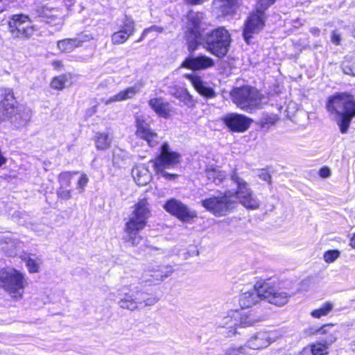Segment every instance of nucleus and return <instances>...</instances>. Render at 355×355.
Here are the masks:
<instances>
[{
	"mask_svg": "<svg viewBox=\"0 0 355 355\" xmlns=\"http://www.w3.org/2000/svg\"><path fill=\"white\" fill-rule=\"evenodd\" d=\"M262 320V318L257 317L252 313L238 311L236 324L237 330L240 331L241 329L254 327Z\"/></svg>",
	"mask_w": 355,
	"mask_h": 355,
	"instance_id": "25",
	"label": "nucleus"
},
{
	"mask_svg": "<svg viewBox=\"0 0 355 355\" xmlns=\"http://www.w3.org/2000/svg\"><path fill=\"white\" fill-rule=\"evenodd\" d=\"M77 173L78 172L76 171H64L60 173L58 178L60 187H69L73 175Z\"/></svg>",
	"mask_w": 355,
	"mask_h": 355,
	"instance_id": "38",
	"label": "nucleus"
},
{
	"mask_svg": "<svg viewBox=\"0 0 355 355\" xmlns=\"http://www.w3.org/2000/svg\"><path fill=\"white\" fill-rule=\"evenodd\" d=\"M342 69L345 74L355 76V57H347L343 63Z\"/></svg>",
	"mask_w": 355,
	"mask_h": 355,
	"instance_id": "39",
	"label": "nucleus"
},
{
	"mask_svg": "<svg viewBox=\"0 0 355 355\" xmlns=\"http://www.w3.org/2000/svg\"><path fill=\"white\" fill-rule=\"evenodd\" d=\"M76 41L74 38H67L57 42V47L63 53H70L78 48Z\"/></svg>",
	"mask_w": 355,
	"mask_h": 355,
	"instance_id": "32",
	"label": "nucleus"
},
{
	"mask_svg": "<svg viewBox=\"0 0 355 355\" xmlns=\"http://www.w3.org/2000/svg\"><path fill=\"white\" fill-rule=\"evenodd\" d=\"M184 28V37L187 42V49L192 53L198 49L201 42V25L204 15L200 12L191 10L188 12Z\"/></svg>",
	"mask_w": 355,
	"mask_h": 355,
	"instance_id": "8",
	"label": "nucleus"
},
{
	"mask_svg": "<svg viewBox=\"0 0 355 355\" xmlns=\"http://www.w3.org/2000/svg\"><path fill=\"white\" fill-rule=\"evenodd\" d=\"M261 293H263L265 300L278 306L287 304L292 295L291 293L275 288L270 280L263 282Z\"/></svg>",
	"mask_w": 355,
	"mask_h": 355,
	"instance_id": "12",
	"label": "nucleus"
},
{
	"mask_svg": "<svg viewBox=\"0 0 355 355\" xmlns=\"http://www.w3.org/2000/svg\"><path fill=\"white\" fill-rule=\"evenodd\" d=\"M310 32L311 33L312 35L315 36H318L320 34V29L317 27H312L310 29Z\"/></svg>",
	"mask_w": 355,
	"mask_h": 355,
	"instance_id": "57",
	"label": "nucleus"
},
{
	"mask_svg": "<svg viewBox=\"0 0 355 355\" xmlns=\"http://www.w3.org/2000/svg\"><path fill=\"white\" fill-rule=\"evenodd\" d=\"M89 182V178L85 173H82L79 180L77 182V189L80 193H82L85 191V188Z\"/></svg>",
	"mask_w": 355,
	"mask_h": 355,
	"instance_id": "46",
	"label": "nucleus"
},
{
	"mask_svg": "<svg viewBox=\"0 0 355 355\" xmlns=\"http://www.w3.org/2000/svg\"><path fill=\"white\" fill-rule=\"evenodd\" d=\"M180 154L173 151L167 143L163 144L159 155L151 161L157 177L170 181L175 180L178 175L175 173H168L166 171V169L176 166L180 163Z\"/></svg>",
	"mask_w": 355,
	"mask_h": 355,
	"instance_id": "6",
	"label": "nucleus"
},
{
	"mask_svg": "<svg viewBox=\"0 0 355 355\" xmlns=\"http://www.w3.org/2000/svg\"><path fill=\"white\" fill-rule=\"evenodd\" d=\"M42 17L49 24L60 25L63 22V13L58 8H44L42 11Z\"/></svg>",
	"mask_w": 355,
	"mask_h": 355,
	"instance_id": "28",
	"label": "nucleus"
},
{
	"mask_svg": "<svg viewBox=\"0 0 355 355\" xmlns=\"http://www.w3.org/2000/svg\"><path fill=\"white\" fill-rule=\"evenodd\" d=\"M183 90L184 88H177L173 93H171V95L178 99H180Z\"/></svg>",
	"mask_w": 355,
	"mask_h": 355,
	"instance_id": "54",
	"label": "nucleus"
},
{
	"mask_svg": "<svg viewBox=\"0 0 355 355\" xmlns=\"http://www.w3.org/2000/svg\"><path fill=\"white\" fill-rule=\"evenodd\" d=\"M24 261H26V266L31 273L39 272L40 266L35 260L28 257L27 259L25 258Z\"/></svg>",
	"mask_w": 355,
	"mask_h": 355,
	"instance_id": "45",
	"label": "nucleus"
},
{
	"mask_svg": "<svg viewBox=\"0 0 355 355\" xmlns=\"http://www.w3.org/2000/svg\"><path fill=\"white\" fill-rule=\"evenodd\" d=\"M237 315V310H230L218 322V328L226 329V331L223 333L227 338H232L238 334H241V331L237 330L236 327Z\"/></svg>",
	"mask_w": 355,
	"mask_h": 355,
	"instance_id": "20",
	"label": "nucleus"
},
{
	"mask_svg": "<svg viewBox=\"0 0 355 355\" xmlns=\"http://www.w3.org/2000/svg\"><path fill=\"white\" fill-rule=\"evenodd\" d=\"M272 332L260 330L252 334L247 340L245 344L249 349L262 350L269 347L276 341L272 336Z\"/></svg>",
	"mask_w": 355,
	"mask_h": 355,
	"instance_id": "15",
	"label": "nucleus"
},
{
	"mask_svg": "<svg viewBox=\"0 0 355 355\" xmlns=\"http://www.w3.org/2000/svg\"><path fill=\"white\" fill-rule=\"evenodd\" d=\"M318 332L324 336V337L322 338V342L327 345L329 347L331 345L336 342L337 339L336 331L334 329V325L332 324L324 325L318 330Z\"/></svg>",
	"mask_w": 355,
	"mask_h": 355,
	"instance_id": "30",
	"label": "nucleus"
},
{
	"mask_svg": "<svg viewBox=\"0 0 355 355\" xmlns=\"http://www.w3.org/2000/svg\"><path fill=\"white\" fill-rule=\"evenodd\" d=\"M26 286V275L21 272L13 268L0 270V288L13 300L18 301L23 298Z\"/></svg>",
	"mask_w": 355,
	"mask_h": 355,
	"instance_id": "5",
	"label": "nucleus"
},
{
	"mask_svg": "<svg viewBox=\"0 0 355 355\" xmlns=\"http://www.w3.org/2000/svg\"><path fill=\"white\" fill-rule=\"evenodd\" d=\"M259 178L269 184L271 183V176L266 171L263 170L259 175Z\"/></svg>",
	"mask_w": 355,
	"mask_h": 355,
	"instance_id": "51",
	"label": "nucleus"
},
{
	"mask_svg": "<svg viewBox=\"0 0 355 355\" xmlns=\"http://www.w3.org/2000/svg\"><path fill=\"white\" fill-rule=\"evenodd\" d=\"M132 175L139 186H145L148 184L152 175L148 168L143 165H137L132 169Z\"/></svg>",
	"mask_w": 355,
	"mask_h": 355,
	"instance_id": "27",
	"label": "nucleus"
},
{
	"mask_svg": "<svg viewBox=\"0 0 355 355\" xmlns=\"http://www.w3.org/2000/svg\"><path fill=\"white\" fill-rule=\"evenodd\" d=\"M340 255V251L337 250H328L324 253L323 259L326 263L334 262Z\"/></svg>",
	"mask_w": 355,
	"mask_h": 355,
	"instance_id": "42",
	"label": "nucleus"
},
{
	"mask_svg": "<svg viewBox=\"0 0 355 355\" xmlns=\"http://www.w3.org/2000/svg\"><path fill=\"white\" fill-rule=\"evenodd\" d=\"M136 135L139 138L146 141L148 144L154 147L159 144L158 135L150 128L149 123L142 116H136Z\"/></svg>",
	"mask_w": 355,
	"mask_h": 355,
	"instance_id": "16",
	"label": "nucleus"
},
{
	"mask_svg": "<svg viewBox=\"0 0 355 355\" xmlns=\"http://www.w3.org/2000/svg\"><path fill=\"white\" fill-rule=\"evenodd\" d=\"M135 290L137 298H139L140 300L141 299H148L147 296H150L151 295V294H149V293H147L145 292L139 291L136 288H135Z\"/></svg>",
	"mask_w": 355,
	"mask_h": 355,
	"instance_id": "53",
	"label": "nucleus"
},
{
	"mask_svg": "<svg viewBox=\"0 0 355 355\" xmlns=\"http://www.w3.org/2000/svg\"><path fill=\"white\" fill-rule=\"evenodd\" d=\"M267 19L266 12L260 9H256L251 12L244 24L243 35L247 44L250 43V40L254 34L259 33L264 27Z\"/></svg>",
	"mask_w": 355,
	"mask_h": 355,
	"instance_id": "11",
	"label": "nucleus"
},
{
	"mask_svg": "<svg viewBox=\"0 0 355 355\" xmlns=\"http://www.w3.org/2000/svg\"><path fill=\"white\" fill-rule=\"evenodd\" d=\"M94 141L95 147L98 150H105L110 148L112 142V137L107 132H96Z\"/></svg>",
	"mask_w": 355,
	"mask_h": 355,
	"instance_id": "29",
	"label": "nucleus"
},
{
	"mask_svg": "<svg viewBox=\"0 0 355 355\" xmlns=\"http://www.w3.org/2000/svg\"><path fill=\"white\" fill-rule=\"evenodd\" d=\"M147 29H150V32L155 31L159 33L164 31V28L162 27L157 26H152L150 28H148Z\"/></svg>",
	"mask_w": 355,
	"mask_h": 355,
	"instance_id": "55",
	"label": "nucleus"
},
{
	"mask_svg": "<svg viewBox=\"0 0 355 355\" xmlns=\"http://www.w3.org/2000/svg\"><path fill=\"white\" fill-rule=\"evenodd\" d=\"M275 0H257L256 9H260L265 11L274 3Z\"/></svg>",
	"mask_w": 355,
	"mask_h": 355,
	"instance_id": "47",
	"label": "nucleus"
},
{
	"mask_svg": "<svg viewBox=\"0 0 355 355\" xmlns=\"http://www.w3.org/2000/svg\"><path fill=\"white\" fill-rule=\"evenodd\" d=\"M150 107L160 117L167 119L173 113L171 103L162 97H156L148 101Z\"/></svg>",
	"mask_w": 355,
	"mask_h": 355,
	"instance_id": "24",
	"label": "nucleus"
},
{
	"mask_svg": "<svg viewBox=\"0 0 355 355\" xmlns=\"http://www.w3.org/2000/svg\"><path fill=\"white\" fill-rule=\"evenodd\" d=\"M327 109L338 116L337 124L343 134L347 133L352 119L355 116V98L346 92L336 93L330 97Z\"/></svg>",
	"mask_w": 355,
	"mask_h": 355,
	"instance_id": "4",
	"label": "nucleus"
},
{
	"mask_svg": "<svg viewBox=\"0 0 355 355\" xmlns=\"http://www.w3.org/2000/svg\"><path fill=\"white\" fill-rule=\"evenodd\" d=\"M350 246L355 249V234L350 240Z\"/></svg>",
	"mask_w": 355,
	"mask_h": 355,
	"instance_id": "59",
	"label": "nucleus"
},
{
	"mask_svg": "<svg viewBox=\"0 0 355 355\" xmlns=\"http://www.w3.org/2000/svg\"><path fill=\"white\" fill-rule=\"evenodd\" d=\"M311 355H327L329 347L322 342H318L309 345Z\"/></svg>",
	"mask_w": 355,
	"mask_h": 355,
	"instance_id": "37",
	"label": "nucleus"
},
{
	"mask_svg": "<svg viewBox=\"0 0 355 355\" xmlns=\"http://www.w3.org/2000/svg\"><path fill=\"white\" fill-rule=\"evenodd\" d=\"M214 66V60L204 54H200L196 56H188L181 64V67L192 71H205Z\"/></svg>",
	"mask_w": 355,
	"mask_h": 355,
	"instance_id": "17",
	"label": "nucleus"
},
{
	"mask_svg": "<svg viewBox=\"0 0 355 355\" xmlns=\"http://www.w3.org/2000/svg\"><path fill=\"white\" fill-rule=\"evenodd\" d=\"M231 42L230 33L223 27H218L201 37V42L204 43L206 50L218 58L227 54Z\"/></svg>",
	"mask_w": 355,
	"mask_h": 355,
	"instance_id": "7",
	"label": "nucleus"
},
{
	"mask_svg": "<svg viewBox=\"0 0 355 355\" xmlns=\"http://www.w3.org/2000/svg\"><path fill=\"white\" fill-rule=\"evenodd\" d=\"M334 309V304L331 302H327L321 307L311 311V315L315 318H320L322 316L327 315Z\"/></svg>",
	"mask_w": 355,
	"mask_h": 355,
	"instance_id": "36",
	"label": "nucleus"
},
{
	"mask_svg": "<svg viewBox=\"0 0 355 355\" xmlns=\"http://www.w3.org/2000/svg\"><path fill=\"white\" fill-rule=\"evenodd\" d=\"M350 349L355 352V338L349 344Z\"/></svg>",
	"mask_w": 355,
	"mask_h": 355,
	"instance_id": "60",
	"label": "nucleus"
},
{
	"mask_svg": "<svg viewBox=\"0 0 355 355\" xmlns=\"http://www.w3.org/2000/svg\"><path fill=\"white\" fill-rule=\"evenodd\" d=\"M223 122L233 132H243L250 127L251 119L237 113L227 114L222 118Z\"/></svg>",
	"mask_w": 355,
	"mask_h": 355,
	"instance_id": "19",
	"label": "nucleus"
},
{
	"mask_svg": "<svg viewBox=\"0 0 355 355\" xmlns=\"http://www.w3.org/2000/svg\"><path fill=\"white\" fill-rule=\"evenodd\" d=\"M130 289L128 286L122 287L119 291L120 299L118 305L123 309H128L134 311L139 309V298H137L135 288L129 292Z\"/></svg>",
	"mask_w": 355,
	"mask_h": 355,
	"instance_id": "21",
	"label": "nucleus"
},
{
	"mask_svg": "<svg viewBox=\"0 0 355 355\" xmlns=\"http://www.w3.org/2000/svg\"><path fill=\"white\" fill-rule=\"evenodd\" d=\"M53 65L55 68H60L62 66V64L60 61H55L53 62Z\"/></svg>",
	"mask_w": 355,
	"mask_h": 355,
	"instance_id": "58",
	"label": "nucleus"
},
{
	"mask_svg": "<svg viewBox=\"0 0 355 355\" xmlns=\"http://www.w3.org/2000/svg\"><path fill=\"white\" fill-rule=\"evenodd\" d=\"M330 175H331V170L327 166L322 167L319 171V175L321 178H329L330 176Z\"/></svg>",
	"mask_w": 355,
	"mask_h": 355,
	"instance_id": "50",
	"label": "nucleus"
},
{
	"mask_svg": "<svg viewBox=\"0 0 355 355\" xmlns=\"http://www.w3.org/2000/svg\"><path fill=\"white\" fill-rule=\"evenodd\" d=\"M67 78L66 75H60L54 77L51 82V87L57 90H62L65 87Z\"/></svg>",
	"mask_w": 355,
	"mask_h": 355,
	"instance_id": "40",
	"label": "nucleus"
},
{
	"mask_svg": "<svg viewBox=\"0 0 355 355\" xmlns=\"http://www.w3.org/2000/svg\"><path fill=\"white\" fill-rule=\"evenodd\" d=\"M136 31L135 21L128 16H125L122 24L119 26L118 31L111 35V42L114 45L124 44L135 33Z\"/></svg>",
	"mask_w": 355,
	"mask_h": 355,
	"instance_id": "14",
	"label": "nucleus"
},
{
	"mask_svg": "<svg viewBox=\"0 0 355 355\" xmlns=\"http://www.w3.org/2000/svg\"><path fill=\"white\" fill-rule=\"evenodd\" d=\"M188 107H193L196 105V101L193 100L192 96L189 94L187 89L184 88V90L179 99Z\"/></svg>",
	"mask_w": 355,
	"mask_h": 355,
	"instance_id": "41",
	"label": "nucleus"
},
{
	"mask_svg": "<svg viewBox=\"0 0 355 355\" xmlns=\"http://www.w3.org/2000/svg\"><path fill=\"white\" fill-rule=\"evenodd\" d=\"M286 355H311V352L309 351V347H304L300 351H295L291 350L289 351Z\"/></svg>",
	"mask_w": 355,
	"mask_h": 355,
	"instance_id": "49",
	"label": "nucleus"
},
{
	"mask_svg": "<svg viewBox=\"0 0 355 355\" xmlns=\"http://www.w3.org/2000/svg\"><path fill=\"white\" fill-rule=\"evenodd\" d=\"M57 196L62 200H69L71 198V190L69 189L68 187H59L57 191Z\"/></svg>",
	"mask_w": 355,
	"mask_h": 355,
	"instance_id": "44",
	"label": "nucleus"
},
{
	"mask_svg": "<svg viewBox=\"0 0 355 355\" xmlns=\"http://www.w3.org/2000/svg\"><path fill=\"white\" fill-rule=\"evenodd\" d=\"M147 297L148 299H141V300L139 299V302H140L139 309L145 306H153L159 301V298L153 294Z\"/></svg>",
	"mask_w": 355,
	"mask_h": 355,
	"instance_id": "43",
	"label": "nucleus"
},
{
	"mask_svg": "<svg viewBox=\"0 0 355 355\" xmlns=\"http://www.w3.org/2000/svg\"><path fill=\"white\" fill-rule=\"evenodd\" d=\"M92 39V37L90 35L85 34V33H80L78 34L76 37H74V40L78 42H76L78 47L81 46L85 42H88Z\"/></svg>",
	"mask_w": 355,
	"mask_h": 355,
	"instance_id": "48",
	"label": "nucleus"
},
{
	"mask_svg": "<svg viewBox=\"0 0 355 355\" xmlns=\"http://www.w3.org/2000/svg\"><path fill=\"white\" fill-rule=\"evenodd\" d=\"M233 102L245 111H251L260 106L261 95L254 87L245 86L234 88L231 92Z\"/></svg>",
	"mask_w": 355,
	"mask_h": 355,
	"instance_id": "9",
	"label": "nucleus"
},
{
	"mask_svg": "<svg viewBox=\"0 0 355 355\" xmlns=\"http://www.w3.org/2000/svg\"><path fill=\"white\" fill-rule=\"evenodd\" d=\"M238 0H215L214 4L216 8L220 10L224 15L231 12L232 6L237 3Z\"/></svg>",
	"mask_w": 355,
	"mask_h": 355,
	"instance_id": "35",
	"label": "nucleus"
},
{
	"mask_svg": "<svg viewBox=\"0 0 355 355\" xmlns=\"http://www.w3.org/2000/svg\"><path fill=\"white\" fill-rule=\"evenodd\" d=\"M164 209L184 222L189 221L196 216L195 211H191L187 205L175 198L167 200L164 205Z\"/></svg>",
	"mask_w": 355,
	"mask_h": 355,
	"instance_id": "13",
	"label": "nucleus"
},
{
	"mask_svg": "<svg viewBox=\"0 0 355 355\" xmlns=\"http://www.w3.org/2000/svg\"><path fill=\"white\" fill-rule=\"evenodd\" d=\"M150 212L147 199L142 198L135 204L124 227L126 242L131 243L133 246H137L141 243L142 236L139 233L146 226Z\"/></svg>",
	"mask_w": 355,
	"mask_h": 355,
	"instance_id": "2",
	"label": "nucleus"
},
{
	"mask_svg": "<svg viewBox=\"0 0 355 355\" xmlns=\"http://www.w3.org/2000/svg\"><path fill=\"white\" fill-rule=\"evenodd\" d=\"M148 33H150V29H144L141 37L137 40V42H141L146 37Z\"/></svg>",
	"mask_w": 355,
	"mask_h": 355,
	"instance_id": "56",
	"label": "nucleus"
},
{
	"mask_svg": "<svg viewBox=\"0 0 355 355\" xmlns=\"http://www.w3.org/2000/svg\"><path fill=\"white\" fill-rule=\"evenodd\" d=\"M263 282H258L254 284V289L242 293L239 297V304L242 309L250 308L257 304L259 301L264 300L263 293H261Z\"/></svg>",
	"mask_w": 355,
	"mask_h": 355,
	"instance_id": "22",
	"label": "nucleus"
},
{
	"mask_svg": "<svg viewBox=\"0 0 355 355\" xmlns=\"http://www.w3.org/2000/svg\"><path fill=\"white\" fill-rule=\"evenodd\" d=\"M206 175L209 180L216 184H221L226 178V174L217 166H207L206 169Z\"/></svg>",
	"mask_w": 355,
	"mask_h": 355,
	"instance_id": "31",
	"label": "nucleus"
},
{
	"mask_svg": "<svg viewBox=\"0 0 355 355\" xmlns=\"http://www.w3.org/2000/svg\"><path fill=\"white\" fill-rule=\"evenodd\" d=\"M173 270L165 266H149L142 275V281L149 284H157L171 275Z\"/></svg>",
	"mask_w": 355,
	"mask_h": 355,
	"instance_id": "18",
	"label": "nucleus"
},
{
	"mask_svg": "<svg viewBox=\"0 0 355 355\" xmlns=\"http://www.w3.org/2000/svg\"><path fill=\"white\" fill-rule=\"evenodd\" d=\"M144 84L141 80L135 83L132 86L125 88L118 94L104 101L105 105H107L116 102L126 101L135 97L143 88Z\"/></svg>",
	"mask_w": 355,
	"mask_h": 355,
	"instance_id": "23",
	"label": "nucleus"
},
{
	"mask_svg": "<svg viewBox=\"0 0 355 355\" xmlns=\"http://www.w3.org/2000/svg\"><path fill=\"white\" fill-rule=\"evenodd\" d=\"M231 180L237 185L236 191H225L218 196H211L201 201L202 206L216 216H223L230 213L237 205V200L247 209H256L259 201L247 182L234 171Z\"/></svg>",
	"mask_w": 355,
	"mask_h": 355,
	"instance_id": "1",
	"label": "nucleus"
},
{
	"mask_svg": "<svg viewBox=\"0 0 355 355\" xmlns=\"http://www.w3.org/2000/svg\"><path fill=\"white\" fill-rule=\"evenodd\" d=\"M186 77L191 81L196 91L207 98H213L216 96L214 90L205 85L201 78L194 74L187 75Z\"/></svg>",
	"mask_w": 355,
	"mask_h": 355,
	"instance_id": "26",
	"label": "nucleus"
},
{
	"mask_svg": "<svg viewBox=\"0 0 355 355\" xmlns=\"http://www.w3.org/2000/svg\"><path fill=\"white\" fill-rule=\"evenodd\" d=\"M12 89H0V122L9 120L17 128L27 125L31 117L30 110L19 109Z\"/></svg>",
	"mask_w": 355,
	"mask_h": 355,
	"instance_id": "3",
	"label": "nucleus"
},
{
	"mask_svg": "<svg viewBox=\"0 0 355 355\" xmlns=\"http://www.w3.org/2000/svg\"><path fill=\"white\" fill-rule=\"evenodd\" d=\"M21 243L16 239H8L2 247L4 252L10 257H15L17 254L18 248H20Z\"/></svg>",
	"mask_w": 355,
	"mask_h": 355,
	"instance_id": "34",
	"label": "nucleus"
},
{
	"mask_svg": "<svg viewBox=\"0 0 355 355\" xmlns=\"http://www.w3.org/2000/svg\"><path fill=\"white\" fill-rule=\"evenodd\" d=\"M341 40L340 35L336 31H333L331 34V41L336 45H339Z\"/></svg>",
	"mask_w": 355,
	"mask_h": 355,
	"instance_id": "52",
	"label": "nucleus"
},
{
	"mask_svg": "<svg viewBox=\"0 0 355 355\" xmlns=\"http://www.w3.org/2000/svg\"><path fill=\"white\" fill-rule=\"evenodd\" d=\"M8 28L12 36L15 38H29L35 32L32 21L24 15H13L8 21Z\"/></svg>",
	"mask_w": 355,
	"mask_h": 355,
	"instance_id": "10",
	"label": "nucleus"
},
{
	"mask_svg": "<svg viewBox=\"0 0 355 355\" xmlns=\"http://www.w3.org/2000/svg\"><path fill=\"white\" fill-rule=\"evenodd\" d=\"M224 355H252L246 344L232 345L224 351Z\"/></svg>",
	"mask_w": 355,
	"mask_h": 355,
	"instance_id": "33",
	"label": "nucleus"
}]
</instances>
